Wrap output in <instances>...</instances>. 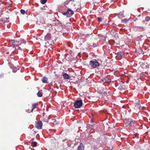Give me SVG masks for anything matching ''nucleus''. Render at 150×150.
<instances>
[{"mask_svg":"<svg viewBox=\"0 0 150 150\" xmlns=\"http://www.w3.org/2000/svg\"><path fill=\"white\" fill-rule=\"evenodd\" d=\"M89 65L91 66V69L98 68L100 66V63L96 59H93L89 62Z\"/></svg>","mask_w":150,"mask_h":150,"instance_id":"nucleus-1","label":"nucleus"},{"mask_svg":"<svg viewBox=\"0 0 150 150\" xmlns=\"http://www.w3.org/2000/svg\"><path fill=\"white\" fill-rule=\"evenodd\" d=\"M135 121L133 120L131 118L126 119L125 122V125L128 127H130L132 126H135Z\"/></svg>","mask_w":150,"mask_h":150,"instance_id":"nucleus-2","label":"nucleus"},{"mask_svg":"<svg viewBox=\"0 0 150 150\" xmlns=\"http://www.w3.org/2000/svg\"><path fill=\"white\" fill-rule=\"evenodd\" d=\"M74 13L73 11L70 8L68 9L66 12L62 13L63 15L67 16V17H71L74 14Z\"/></svg>","mask_w":150,"mask_h":150,"instance_id":"nucleus-3","label":"nucleus"},{"mask_svg":"<svg viewBox=\"0 0 150 150\" xmlns=\"http://www.w3.org/2000/svg\"><path fill=\"white\" fill-rule=\"evenodd\" d=\"M82 100H78L74 102V106L76 108H79L82 106Z\"/></svg>","mask_w":150,"mask_h":150,"instance_id":"nucleus-4","label":"nucleus"},{"mask_svg":"<svg viewBox=\"0 0 150 150\" xmlns=\"http://www.w3.org/2000/svg\"><path fill=\"white\" fill-rule=\"evenodd\" d=\"M45 41L48 42L50 40L52 39V37L51 36V34L50 33H48L45 37Z\"/></svg>","mask_w":150,"mask_h":150,"instance_id":"nucleus-5","label":"nucleus"},{"mask_svg":"<svg viewBox=\"0 0 150 150\" xmlns=\"http://www.w3.org/2000/svg\"><path fill=\"white\" fill-rule=\"evenodd\" d=\"M42 123L41 121H38L36 122L35 127L38 129H41L42 128Z\"/></svg>","mask_w":150,"mask_h":150,"instance_id":"nucleus-6","label":"nucleus"},{"mask_svg":"<svg viewBox=\"0 0 150 150\" xmlns=\"http://www.w3.org/2000/svg\"><path fill=\"white\" fill-rule=\"evenodd\" d=\"M124 56V54L123 52H117L116 57L117 59H122Z\"/></svg>","mask_w":150,"mask_h":150,"instance_id":"nucleus-7","label":"nucleus"},{"mask_svg":"<svg viewBox=\"0 0 150 150\" xmlns=\"http://www.w3.org/2000/svg\"><path fill=\"white\" fill-rule=\"evenodd\" d=\"M101 80L103 82L108 83H110L111 82V79L108 78L107 77H105L102 78L101 79Z\"/></svg>","mask_w":150,"mask_h":150,"instance_id":"nucleus-8","label":"nucleus"},{"mask_svg":"<svg viewBox=\"0 0 150 150\" xmlns=\"http://www.w3.org/2000/svg\"><path fill=\"white\" fill-rule=\"evenodd\" d=\"M76 150H84V146L82 143H80V145L79 146Z\"/></svg>","mask_w":150,"mask_h":150,"instance_id":"nucleus-9","label":"nucleus"},{"mask_svg":"<svg viewBox=\"0 0 150 150\" xmlns=\"http://www.w3.org/2000/svg\"><path fill=\"white\" fill-rule=\"evenodd\" d=\"M98 36L100 38V39L101 40L105 41L107 37V36H104L103 35L101 34H99L98 35Z\"/></svg>","mask_w":150,"mask_h":150,"instance_id":"nucleus-10","label":"nucleus"},{"mask_svg":"<svg viewBox=\"0 0 150 150\" xmlns=\"http://www.w3.org/2000/svg\"><path fill=\"white\" fill-rule=\"evenodd\" d=\"M41 81L44 83H48L47 78L45 76L41 79Z\"/></svg>","mask_w":150,"mask_h":150,"instance_id":"nucleus-11","label":"nucleus"},{"mask_svg":"<svg viewBox=\"0 0 150 150\" xmlns=\"http://www.w3.org/2000/svg\"><path fill=\"white\" fill-rule=\"evenodd\" d=\"M63 142H66L67 144V147H69L71 146V141L68 140V139H64L63 140Z\"/></svg>","mask_w":150,"mask_h":150,"instance_id":"nucleus-12","label":"nucleus"},{"mask_svg":"<svg viewBox=\"0 0 150 150\" xmlns=\"http://www.w3.org/2000/svg\"><path fill=\"white\" fill-rule=\"evenodd\" d=\"M135 52L138 53L139 54H140L142 53L143 51L141 48L140 47L138 49V50H135Z\"/></svg>","mask_w":150,"mask_h":150,"instance_id":"nucleus-13","label":"nucleus"},{"mask_svg":"<svg viewBox=\"0 0 150 150\" xmlns=\"http://www.w3.org/2000/svg\"><path fill=\"white\" fill-rule=\"evenodd\" d=\"M63 76L64 78L65 79H69V76L66 73H65L63 74Z\"/></svg>","mask_w":150,"mask_h":150,"instance_id":"nucleus-14","label":"nucleus"},{"mask_svg":"<svg viewBox=\"0 0 150 150\" xmlns=\"http://www.w3.org/2000/svg\"><path fill=\"white\" fill-rule=\"evenodd\" d=\"M38 105V103L35 104H32V111H33Z\"/></svg>","mask_w":150,"mask_h":150,"instance_id":"nucleus-15","label":"nucleus"},{"mask_svg":"<svg viewBox=\"0 0 150 150\" xmlns=\"http://www.w3.org/2000/svg\"><path fill=\"white\" fill-rule=\"evenodd\" d=\"M140 101L139 100L137 101V103L135 104V106L137 108H139L140 107Z\"/></svg>","mask_w":150,"mask_h":150,"instance_id":"nucleus-16","label":"nucleus"},{"mask_svg":"<svg viewBox=\"0 0 150 150\" xmlns=\"http://www.w3.org/2000/svg\"><path fill=\"white\" fill-rule=\"evenodd\" d=\"M38 97H42V91H40L37 94Z\"/></svg>","mask_w":150,"mask_h":150,"instance_id":"nucleus-17","label":"nucleus"},{"mask_svg":"<svg viewBox=\"0 0 150 150\" xmlns=\"http://www.w3.org/2000/svg\"><path fill=\"white\" fill-rule=\"evenodd\" d=\"M62 10H63L62 12H64L65 11H66L68 9L67 7L65 5L63 7H62Z\"/></svg>","mask_w":150,"mask_h":150,"instance_id":"nucleus-18","label":"nucleus"},{"mask_svg":"<svg viewBox=\"0 0 150 150\" xmlns=\"http://www.w3.org/2000/svg\"><path fill=\"white\" fill-rule=\"evenodd\" d=\"M37 144V142H32L31 143V145L33 147H34L36 146Z\"/></svg>","mask_w":150,"mask_h":150,"instance_id":"nucleus-19","label":"nucleus"},{"mask_svg":"<svg viewBox=\"0 0 150 150\" xmlns=\"http://www.w3.org/2000/svg\"><path fill=\"white\" fill-rule=\"evenodd\" d=\"M145 20L146 21L148 22L150 21V17L147 16L146 17Z\"/></svg>","mask_w":150,"mask_h":150,"instance_id":"nucleus-20","label":"nucleus"},{"mask_svg":"<svg viewBox=\"0 0 150 150\" xmlns=\"http://www.w3.org/2000/svg\"><path fill=\"white\" fill-rule=\"evenodd\" d=\"M47 0H40V2L42 4H44L46 2Z\"/></svg>","mask_w":150,"mask_h":150,"instance_id":"nucleus-21","label":"nucleus"},{"mask_svg":"<svg viewBox=\"0 0 150 150\" xmlns=\"http://www.w3.org/2000/svg\"><path fill=\"white\" fill-rule=\"evenodd\" d=\"M21 44H25L26 43V41L25 40L23 39L21 40Z\"/></svg>","mask_w":150,"mask_h":150,"instance_id":"nucleus-22","label":"nucleus"},{"mask_svg":"<svg viewBox=\"0 0 150 150\" xmlns=\"http://www.w3.org/2000/svg\"><path fill=\"white\" fill-rule=\"evenodd\" d=\"M72 1V0H67L64 3V5H67L69 4V2L70 1Z\"/></svg>","mask_w":150,"mask_h":150,"instance_id":"nucleus-23","label":"nucleus"},{"mask_svg":"<svg viewBox=\"0 0 150 150\" xmlns=\"http://www.w3.org/2000/svg\"><path fill=\"white\" fill-rule=\"evenodd\" d=\"M97 19L98 20V21L99 22H102V19L101 18L98 17L97 18Z\"/></svg>","mask_w":150,"mask_h":150,"instance_id":"nucleus-24","label":"nucleus"},{"mask_svg":"<svg viewBox=\"0 0 150 150\" xmlns=\"http://www.w3.org/2000/svg\"><path fill=\"white\" fill-rule=\"evenodd\" d=\"M48 120H48V118H47L46 119H43V121L45 122H48Z\"/></svg>","mask_w":150,"mask_h":150,"instance_id":"nucleus-25","label":"nucleus"},{"mask_svg":"<svg viewBox=\"0 0 150 150\" xmlns=\"http://www.w3.org/2000/svg\"><path fill=\"white\" fill-rule=\"evenodd\" d=\"M20 11H21V13L23 14H24L25 12V11L23 9L21 10Z\"/></svg>","mask_w":150,"mask_h":150,"instance_id":"nucleus-26","label":"nucleus"},{"mask_svg":"<svg viewBox=\"0 0 150 150\" xmlns=\"http://www.w3.org/2000/svg\"><path fill=\"white\" fill-rule=\"evenodd\" d=\"M129 21V19L127 20L126 19H124L122 21H123V22L125 23H127L128 21Z\"/></svg>","mask_w":150,"mask_h":150,"instance_id":"nucleus-27","label":"nucleus"},{"mask_svg":"<svg viewBox=\"0 0 150 150\" xmlns=\"http://www.w3.org/2000/svg\"><path fill=\"white\" fill-rule=\"evenodd\" d=\"M10 42H11V43H12V44H13L14 43L15 41L14 40H11V41H10Z\"/></svg>","mask_w":150,"mask_h":150,"instance_id":"nucleus-28","label":"nucleus"},{"mask_svg":"<svg viewBox=\"0 0 150 150\" xmlns=\"http://www.w3.org/2000/svg\"><path fill=\"white\" fill-rule=\"evenodd\" d=\"M97 46V44H95V43H93V45H92V46L93 47H96Z\"/></svg>","mask_w":150,"mask_h":150,"instance_id":"nucleus-29","label":"nucleus"},{"mask_svg":"<svg viewBox=\"0 0 150 150\" xmlns=\"http://www.w3.org/2000/svg\"><path fill=\"white\" fill-rule=\"evenodd\" d=\"M15 45H14L13 44H12L11 45V46L13 47H15Z\"/></svg>","mask_w":150,"mask_h":150,"instance_id":"nucleus-30","label":"nucleus"},{"mask_svg":"<svg viewBox=\"0 0 150 150\" xmlns=\"http://www.w3.org/2000/svg\"><path fill=\"white\" fill-rule=\"evenodd\" d=\"M69 53H70V54H71L72 52V51L71 50H69L68 52Z\"/></svg>","mask_w":150,"mask_h":150,"instance_id":"nucleus-31","label":"nucleus"},{"mask_svg":"<svg viewBox=\"0 0 150 150\" xmlns=\"http://www.w3.org/2000/svg\"><path fill=\"white\" fill-rule=\"evenodd\" d=\"M17 47H18V48H17V49H20V50H22V49H21V48L20 47L17 46Z\"/></svg>","mask_w":150,"mask_h":150,"instance_id":"nucleus-32","label":"nucleus"},{"mask_svg":"<svg viewBox=\"0 0 150 150\" xmlns=\"http://www.w3.org/2000/svg\"><path fill=\"white\" fill-rule=\"evenodd\" d=\"M1 21L3 23H4L5 22V20L3 19L1 20Z\"/></svg>","mask_w":150,"mask_h":150,"instance_id":"nucleus-33","label":"nucleus"},{"mask_svg":"<svg viewBox=\"0 0 150 150\" xmlns=\"http://www.w3.org/2000/svg\"><path fill=\"white\" fill-rule=\"evenodd\" d=\"M138 19L137 18H136L134 20V21H136Z\"/></svg>","mask_w":150,"mask_h":150,"instance_id":"nucleus-34","label":"nucleus"},{"mask_svg":"<svg viewBox=\"0 0 150 150\" xmlns=\"http://www.w3.org/2000/svg\"><path fill=\"white\" fill-rule=\"evenodd\" d=\"M141 36V37H142V35H140L139 36H138V38H140V37Z\"/></svg>","mask_w":150,"mask_h":150,"instance_id":"nucleus-35","label":"nucleus"},{"mask_svg":"<svg viewBox=\"0 0 150 150\" xmlns=\"http://www.w3.org/2000/svg\"><path fill=\"white\" fill-rule=\"evenodd\" d=\"M91 122H93V120L91 119Z\"/></svg>","mask_w":150,"mask_h":150,"instance_id":"nucleus-36","label":"nucleus"},{"mask_svg":"<svg viewBox=\"0 0 150 150\" xmlns=\"http://www.w3.org/2000/svg\"><path fill=\"white\" fill-rule=\"evenodd\" d=\"M148 50H150V46L149 47H148Z\"/></svg>","mask_w":150,"mask_h":150,"instance_id":"nucleus-37","label":"nucleus"},{"mask_svg":"<svg viewBox=\"0 0 150 150\" xmlns=\"http://www.w3.org/2000/svg\"><path fill=\"white\" fill-rule=\"evenodd\" d=\"M140 16H141V15H140H140H138V17H139Z\"/></svg>","mask_w":150,"mask_h":150,"instance_id":"nucleus-38","label":"nucleus"},{"mask_svg":"<svg viewBox=\"0 0 150 150\" xmlns=\"http://www.w3.org/2000/svg\"><path fill=\"white\" fill-rule=\"evenodd\" d=\"M90 127H93V125H90Z\"/></svg>","mask_w":150,"mask_h":150,"instance_id":"nucleus-39","label":"nucleus"},{"mask_svg":"<svg viewBox=\"0 0 150 150\" xmlns=\"http://www.w3.org/2000/svg\"><path fill=\"white\" fill-rule=\"evenodd\" d=\"M116 73H118V71H116Z\"/></svg>","mask_w":150,"mask_h":150,"instance_id":"nucleus-40","label":"nucleus"},{"mask_svg":"<svg viewBox=\"0 0 150 150\" xmlns=\"http://www.w3.org/2000/svg\"><path fill=\"white\" fill-rule=\"evenodd\" d=\"M125 88H127V87H125Z\"/></svg>","mask_w":150,"mask_h":150,"instance_id":"nucleus-41","label":"nucleus"},{"mask_svg":"<svg viewBox=\"0 0 150 150\" xmlns=\"http://www.w3.org/2000/svg\"><path fill=\"white\" fill-rule=\"evenodd\" d=\"M1 2L0 1V5L1 4Z\"/></svg>","mask_w":150,"mask_h":150,"instance_id":"nucleus-42","label":"nucleus"},{"mask_svg":"<svg viewBox=\"0 0 150 150\" xmlns=\"http://www.w3.org/2000/svg\"><path fill=\"white\" fill-rule=\"evenodd\" d=\"M93 1L94 0H92Z\"/></svg>","mask_w":150,"mask_h":150,"instance_id":"nucleus-43","label":"nucleus"}]
</instances>
